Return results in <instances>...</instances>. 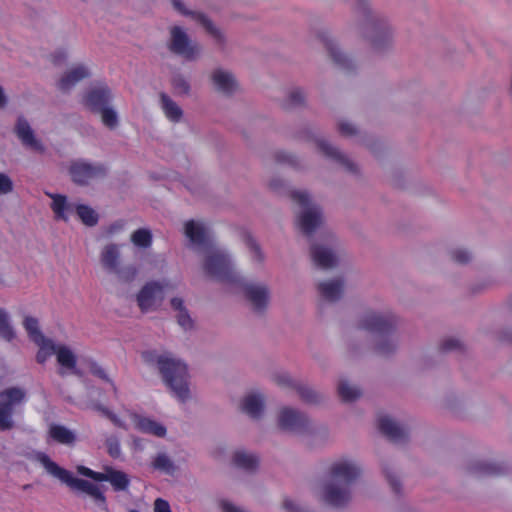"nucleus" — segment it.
Returning <instances> with one entry per match:
<instances>
[{"mask_svg": "<svg viewBox=\"0 0 512 512\" xmlns=\"http://www.w3.org/2000/svg\"><path fill=\"white\" fill-rule=\"evenodd\" d=\"M13 191V182L5 173H0V194H8Z\"/></svg>", "mask_w": 512, "mask_h": 512, "instance_id": "obj_59", "label": "nucleus"}, {"mask_svg": "<svg viewBox=\"0 0 512 512\" xmlns=\"http://www.w3.org/2000/svg\"><path fill=\"white\" fill-rule=\"evenodd\" d=\"M89 369H90V372L94 376H96V377H98V378H100V379H102V380H104L106 382H109L112 385V388H113L114 392L115 393L117 392V388H116L115 384L108 377L107 373L105 372V370L100 365H98L96 362L92 361L89 364Z\"/></svg>", "mask_w": 512, "mask_h": 512, "instance_id": "obj_56", "label": "nucleus"}, {"mask_svg": "<svg viewBox=\"0 0 512 512\" xmlns=\"http://www.w3.org/2000/svg\"><path fill=\"white\" fill-rule=\"evenodd\" d=\"M243 241L248 247L249 251L252 253L253 261L257 263H263L265 260V254L256 239L249 232H245L243 234Z\"/></svg>", "mask_w": 512, "mask_h": 512, "instance_id": "obj_43", "label": "nucleus"}, {"mask_svg": "<svg viewBox=\"0 0 512 512\" xmlns=\"http://www.w3.org/2000/svg\"><path fill=\"white\" fill-rule=\"evenodd\" d=\"M0 335L8 342H11L16 337V332L10 324L9 314L3 308H0Z\"/></svg>", "mask_w": 512, "mask_h": 512, "instance_id": "obj_44", "label": "nucleus"}, {"mask_svg": "<svg viewBox=\"0 0 512 512\" xmlns=\"http://www.w3.org/2000/svg\"><path fill=\"white\" fill-rule=\"evenodd\" d=\"M307 94L301 87L292 88L286 98L285 106L290 109L304 107L306 105Z\"/></svg>", "mask_w": 512, "mask_h": 512, "instance_id": "obj_39", "label": "nucleus"}, {"mask_svg": "<svg viewBox=\"0 0 512 512\" xmlns=\"http://www.w3.org/2000/svg\"><path fill=\"white\" fill-rule=\"evenodd\" d=\"M274 158L276 162L281 164H287L294 169H301L302 163L299 157L296 155L286 152V151H277L274 154Z\"/></svg>", "mask_w": 512, "mask_h": 512, "instance_id": "obj_49", "label": "nucleus"}, {"mask_svg": "<svg viewBox=\"0 0 512 512\" xmlns=\"http://www.w3.org/2000/svg\"><path fill=\"white\" fill-rule=\"evenodd\" d=\"M160 104L165 116L173 123H179L183 118L182 108L166 93H160Z\"/></svg>", "mask_w": 512, "mask_h": 512, "instance_id": "obj_29", "label": "nucleus"}, {"mask_svg": "<svg viewBox=\"0 0 512 512\" xmlns=\"http://www.w3.org/2000/svg\"><path fill=\"white\" fill-rule=\"evenodd\" d=\"M361 474L362 467L355 460L342 458L334 461L328 469L329 480L323 485V501L334 508L346 507L352 499L351 486Z\"/></svg>", "mask_w": 512, "mask_h": 512, "instance_id": "obj_1", "label": "nucleus"}, {"mask_svg": "<svg viewBox=\"0 0 512 512\" xmlns=\"http://www.w3.org/2000/svg\"><path fill=\"white\" fill-rule=\"evenodd\" d=\"M90 76V72L88 68L84 65H77L67 71L62 78L60 79L58 85L59 88L63 91L71 89L76 83L79 81L88 78Z\"/></svg>", "mask_w": 512, "mask_h": 512, "instance_id": "obj_27", "label": "nucleus"}, {"mask_svg": "<svg viewBox=\"0 0 512 512\" xmlns=\"http://www.w3.org/2000/svg\"><path fill=\"white\" fill-rule=\"evenodd\" d=\"M467 471L476 477L501 476L509 472V467L504 462L473 460L468 464Z\"/></svg>", "mask_w": 512, "mask_h": 512, "instance_id": "obj_20", "label": "nucleus"}, {"mask_svg": "<svg viewBox=\"0 0 512 512\" xmlns=\"http://www.w3.org/2000/svg\"><path fill=\"white\" fill-rule=\"evenodd\" d=\"M132 243L140 248H148L152 244V233L149 229L140 228L131 235Z\"/></svg>", "mask_w": 512, "mask_h": 512, "instance_id": "obj_47", "label": "nucleus"}, {"mask_svg": "<svg viewBox=\"0 0 512 512\" xmlns=\"http://www.w3.org/2000/svg\"><path fill=\"white\" fill-rule=\"evenodd\" d=\"M291 200L301 208L297 215V224L300 231L306 237H312L323 224L321 208L311 201L310 194L307 191H292Z\"/></svg>", "mask_w": 512, "mask_h": 512, "instance_id": "obj_5", "label": "nucleus"}, {"mask_svg": "<svg viewBox=\"0 0 512 512\" xmlns=\"http://www.w3.org/2000/svg\"><path fill=\"white\" fill-rule=\"evenodd\" d=\"M382 471L393 492L397 495H400L402 492V485L400 480L397 478L393 468L390 467L388 464H383Z\"/></svg>", "mask_w": 512, "mask_h": 512, "instance_id": "obj_50", "label": "nucleus"}, {"mask_svg": "<svg viewBox=\"0 0 512 512\" xmlns=\"http://www.w3.org/2000/svg\"><path fill=\"white\" fill-rule=\"evenodd\" d=\"M233 461L236 466L248 471H253L257 468L258 458L254 454L238 451L233 456Z\"/></svg>", "mask_w": 512, "mask_h": 512, "instance_id": "obj_40", "label": "nucleus"}, {"mask_svg": "<svg viewBox=\"0 0 512 512\" xmlns=\"http://www.w3.org/2000/svg\"><path fill=\"white\" fill-rule=\"evenodd\" d=\"M398 325L397 317L391 312L367 311L358 321V327L371 334L381 336L394 334Z\"/></svg>", "mask_w": 512, "mask_h": 512, "instance_id": "obj_10", "label": "nucleus"}, {"mask_svg": "<svg viewBox=\"0 0 512 512\" xmlns=\"http://www.w3.org/2000/svg\"><path fill=\"white\" fill-rule=\"evenodd\" d=\"M450 259L460 265H467L473 260V254L470 250L457 247L449 251Z\"/></svg>", "mask_w": 512, "mask_h": 512, "instance_id": "obj_48", "label": "nucleus"}, {"mask_svg": "<svg viewBox=\"0 0 512 512\" xmlns=\"http://www.w3.org/2000/svg\"><path fill=\"white\" fill-rule=\"evenodd\" d=\"M27 401V391L20 386H10L0 391V431L15 427L14 414Z\"/></svg>", "mask_w": 512, "mask_h": 512, "instance_id": "obj_7", "label": "nucleus"}, {"mask_svg": "<svg viewBox=\"0 0 512 512\" xmlns=\"http://www.w3.org/2000/svg\"><path fill=\"white\" fill-rule=\"evenodd\" d=\"M107 452L112 458H119L121 455V448L119 439L116 436H110L106 439Z\"/></svg>", "mask_w": 512, "mask_h": 512, "instance_id": "obj_57", "label": "nucleus"}, {"mask_svg": "<svg viewBox=\"0 0 512 512\" xmlns=\"http://www.w3.org/2000/svg\"><path fill=\"white\" fill-rule=\"evenodd\" d=\"M57 353V361L64 367L68 369H75L76 367V357L73 352L67 348L66 346H61L56 350ZM74 373L78 374L77 370H74Z\"/></svg>", "mask_w": 512, "mask_h": 512, "instance_id": "obj_45", "label": "nucleus"}, {"mask_svg": "<svg viewBox=\"0 0 512 512\" xmlns=\"http://www.w3.org/2000/svg\"><path fill=\"white\" fill-rule=\"evenodd\" d=\"M273 381L280 387L296 389L300 381L293 379L288 373L281 372L273 375Z\"/></svg>", "mask_w": 512, "mask_h": 512, "instance_id": "obj_53", "label": "nucleus"}, {"mask_svg": "<svg viewBox=\"0 0 512 512\" xmlns=\"http://www.w3.org/2000/svg\"><path fill=\"white\" fill-rule=\"evenodd\" d=\"M210 79L214 88L225 96H232L239 89L238 82L231 71L216 68L212 71Z\"/></svg>", "mask_w": 512, "mask_h": 512, "instance_id": "obj_21", "label": "nucleus"}, {"mask_svg": "<svg viewBox=\"0 0 512 512\" xmlns=\"http://www.w3.org/2000/svg\"><path fill=\"white\" fill-rule=\"evenodd\" d=\"M152 467L167 475H174L177 470V466L166 453H158L152 462Z\"/></svg>", "mask_w": 512, "mask_h": 512, "instance_id": "obj_37", "label": "nucleus"}, {"mask_svg": "<svg viewBox=\"0 0 512 512\" xmlns=\"http://www.w3.org/2000/svg\"><path fill=\"white\" fill-rule=\"evenodd\" d=\"M379 429L382 434L395 443H404L408 440V431L388 416L379 419Z\"/></svg>", "mask_w": 512, "mask_h": 512, "instance_id": "obj_23", "label": "nucleus"}, {"mask_svg": "<svg viewBox=\"0 0 512 512\" xmlns=\"http://www.w3.org/2000/svg\"><path fill=\"white\" fill-rule=\"evenodd\" d=\"M164 298L163 287L156 281L146 283L137 294V304L142 312L156 310Z\"/></svg>", "mask_w": 512, "mask_h": 512, "instance_id": "obj_16", "label": "nucleus"}, {"mask_svg": "<svg viewBox=\"0 0 512 512\" xmlns=\"http://www.w3.org/2000/svg\"><path fill=\"white\" fill-rule=\"evenodd\" d=\"M141 357L145 363L157 365L163 382L179 401L184 403L190 399V376L186 363L171 354L158 355L155 350L143 351Z\"/></svg>", "mask_w": 512, "mask_h": 512, "instance_id": "obj_2", "label": "nucleus"}, {"mask_svg": "<svg viewBox=\"0 0 512 512\" xmlns=\"http://www.w3.org/2000/svg\"><path fill=\"white\" fill-rule=\"evenodd\" d=\"M220 505H221L223 512H246L243 509H241L240 507H237L234 504H232L231 502L226 501V500L221 501Z\"/></svg>", "mask_w": 512, "mask_h": 512, "instance_id": "obj_64", "label": "nucleus"}, {"mask_svg": "<svg viewBox=\"0 0 512 512\" xmlns=\"http://www.w3.org/2000/svg\"><path fill=\"white\" fill-rule=\"evenodd\" d=\"M307 134V138H312L315 141L319 152H321L326 158L334 161L351 174L358 173L357 165L352 160H350L347 155L332 145L328 140L324 138L313 137L310 135V132H307Z\"/></svg>", "mask_w": 512, "mask_h": 512, "instance_id": "obj_15", "label": "nucleus"}, {"mask_svg": "<svg viewBox=\"0 0 512 512\" xmlns=\"http://www.w3.org/2000/svg\"><path fill=\"white\" fill-rule=\"evenodd\" d=\"M497 338L500 341H504L512 344V328L505 327L497 332Z\"/></svg>", "mask_w": 512, "mask_h": 512, "instance_id": "obj_63", "label": "nucleus"}, {"mask_svg": "<svg viewBox=\"0 0 512 512\" xmlns=\"http://www.w3.org/2000/svg\"><path fill=\"white\" fill-rule=\"evenodd\" d=\"M323 42L329 56L339 68L346 71H352L355 68L354 62L339 48L333 39L325 37Z\"/></svg>", "mask_w": 512, "mask_h": 512, "instance_id": "obj_24", "label": "nucleus"}, {"mask_svg": "<svg viewBox=\"0 0 512 512\" xmlns=\"http://www.w3.org/2000/svg\"><path fill=\"white\" fill-rule=\"evenodd\" d=\"M119 259V247L115 243L106 245L101 252V264L109 272H113L117 267H119Z\"/></svg>", "mask_w": 512, "mask_h": 512, "instance_id": "obj_32", "label": "nucleus"}, {"mask_svg": "<svg viewBox=\"0 0 512 512\" xmlns=\"http://www.w3.org/2000/svg\"><path fill=\"white\" fill-rule=\"evenodd\" d=\"M203 270L216 280L232 284L239 282L240 276L233 269L229 255L213 245L205 250Z\"/></svg>", "mask_w": 512, "mask_h": 512, "instance_id": "obj_6", "label": "nucleus"}, {"mask_svg": "<svg viewBox=\"0 0 512 512\" xmlns=\"http://www.w3.org/2000/svg\"><path fill=\"white\" fill-rule=\"evenodd\" d=\"M154 512H171L170 504L162 498H157L154 501Z\"/></svg>", "mask_w": 512, "mask_h": 512, "instance_id": "obj_62", "label": "nucleus"}, {"mask_svg": "<svg viewBox=\"0 0 512 512\" xmlns=\"http://www.w3.org/2000/svg\"><path fill=\"white\" fill-rule=\"evenodd\" d=\"M39 346V350L36 354V361L40 364L46 362V360L56 352V345L51 339H44L43 342H36Z\"/></svg>", "mask_w": 512, "mask_h": 512, "instance_id": "obj_46", "label": "nucleus"}, {"mask_svg": "<svg viewBox=\"0 0 512 512\" xmlns=\"http://www.w3.org/2000/svg\"><path fill=\"white\" fill-rule=\"evenodd\" d=\"M76 469L80 475L96 482H109L115 492L126 491L130 485L128 474L111 466H104V472H96L83 465H78Z\"/></svg>", "mask_w": 512, "mask_h": 512, "instance_id": "obj_12", "label": "nucleus"}, {"mask_svg": "<svg viewBox=\"0 0 512 512\" xmlns=\"http://www.w3.org/2000/svg\"><path fill=\"white\" fill-rule=\"evenodd\" d=\"M269 188L279 194V195H285V196H288L290 199H291V192L293 190H291L287 183L281 179V178H272L270 181H269Z\"/></svg>", "mask_w": 512, "mask_h": 512, "instance_id": "obj_54", "label": "nucleus"}, {"mask_svg": "<svg viewBox=\"0 0 512 512\" xmlns=\"http://www.w3.org/2000/svg\"><path fill=\"white\" fill-rule=\"evenodd\" d=\"M68 174L75 185L84 187L88 186L95 179L106 177L108 170L102 163H91L79 158L69 162Z\"/></svg>", "mask_w": 512, "mask_h": 512, "instance_id": "obj_9", "label": "nucleus"}, {"mask_svg": "<svg viewBox=\"0 0 512 512\" xmlns=\"http://www.w3.org/2000/svg\"><path fill=\"white\" fill-rule=\"evenodd\" d=\"M49 434L53 440L60 444L73 445L76 441V435L63 425H51Z\"/></svg>", "mask_w": 512, "mask_h": 512, "instance_id": "obj_35", "label": "nucleus"}, {"mask_svg": "<svg viewBox=\"0 0 512 512\" xmlns=\"http://www.w3.org/2000/svg\"><path fill=\"white\" fill-rule=\"evenodd\" d=\"M112 273H114L118 279L124 283L132 282L137 276V269L133 265H128L124 267H117Z\"/></svg>", "mask_w": 512, "mask_h": 512, "instance_id": "obj_52", "label": "nucleus"}, {"mask_svg": "<svg viewBox=\"0 0 512 512\" xmlns=\"http://www.w3.org/2000/svg\"><path fill=\"white\" fill-rule=\"evenodd\" d=\"M171 307L177 312L176 320L177 323L185 330H192L194 328V321L191 318L187 308L184 305L182 298L174 297L171 299Z\"/></svg>", "mask_w": 512, "mask_h": 512, "instance_id": "obj_30", "label": "nucleus"}, {"mask_svg": "<svg viewBox=\"0 0 512 512\" xmlns=\"http://www.w3.org/2000/svg\"><path fill=\"white\" fill-rule=\"evenodd\" d=\"M398 348V340L393 334H384L374 339L373 351L383 357L393 355Z\"/></svg>", "mask_w": 512, "mask_h": 512, "instance_id": "obj_28", "label": "nucleus"}, {"mask_svg": "<svg viewBox=\"0 0 512 512\" xmlns=\"http://www.w3.org/2000/svg\"><path fill=\"white\" fill-rule=\"evenodd\" d=\"M136 427L143 433L151 434L157 437L166 435V428L162 424L142 416H135Z\"/></svg>", "mask_w": 512, "mask_h": 512, "instance_id": "obj_33", "label": "nucleus"}, {"mask_svg": "<svg viewBox=\"0 0 512 512\" xmlns=\"http://www.w3.org/2000/svg\"><path fill=\"white\" fill-rule=\"evenodd\" d=\"M310 421L307 415L297 409L284 407L278 414V426L281 430L302 434L309 430Z\"/></svg>", "mask_w": 512, "mask_h": 512, "instance_id": "obj_14", "label": "nucleus"}, {"mask_svg": "<svg viewBox=\"0 0 512 512\" xmlns=\"http://www.w3.org/2000/svg\"><path fill=\"white\" fill-rule=\"evenodd\" d=\"M36 460L43 465L47 473L59 479L62 483H65L72 490L87 494L92 498L94 504L100 510L104 512H110L107 504V498L104 494V491L102 490V486H99L85 479L74 477L70 471L60 467L56 462L52 461L47 454L43 452L37 453Z\"/></svg>", "mask_w": 512, "mask_h": 512, "instance_id": "obj_4", "label": "nucleus"}, {"mask_svg": "<svg viewBox=\"0 0 512 512\" xmlns=\"http://www.w3.org/2000/svg\"><path fill=\"white\" fill-rule=\"evenodd\" d=\"M185 236L189 239L192 246L200 248L203 247L205 250L212 246L209 239L205 226L195 220H189L184 226Z\"/></svg>", "mask_w": 512, "mask_h": 512, "instance_id": "obj_22", "label": "nucleus"}, {"mask_svg": "<svg viewBox=\"0 0 512 512\" xmlns=\"http://www.w3.org/2000/svg\"><path fill=\"white\" fill-rule=\"evenodd\" d=\"M168 50L186 61L197 60L202 52V47L196 41H193L184 28L172 26L169 29V40L167 42Z\"/></svg>", "mask_w": 512, "mask_h": 512, "instance_id": "obj_8", "label": "nucleus"}, {"mask_svg": "<svg viewBox=\"0 0 512 512\" xmlns=\"http://www.w3.org/2000/svg\"><path fill=\"white\" fill-rule=\"evenodd\" d=\"M283 508L287 512H312L307 507H304L294 500L288 498L283 501Z\"/></svg>", "mask_w": 512, "mask_h": 512, "instance_id": "obj_58", "label": "nucleus"}, {"mask_svg": "<svg viewBox=\"0 0 512 512\" xmlns=\"http://www.w3.org/2000/svg\"><path fill=\"white\" fill-rule=\"evenodd\" d=\"M23 325L28 333V336L34 343L43 342L44 339H47L39 329V322L37 318L27 316L24 319Z\"/></svg>", "mask_w": 512, "mask_h": 512, "instance_id": "obj_42", "label": "nucleus"}, {"mask_svg": "<svg viewBox=\"0 0 512 512\" xmlns=\"http://www.w3.org/2000/svg\"><path fill=\"white\" fill-rule=\"evenodd\" d=\"M241 407L251 418L258 419L264 410V399L260 394L248 395L243 399Z\"/></svg>", "mask_w": 512, "mask_h": 512, "instance_id": "obj_31", "label": "nucleus"}, {"mask_svg": "<svg viewBox=\"0 0 512 512\" xmlns=\"http://www.w3.org/2000/svg\"><path fill=\"white\" fill-rule=\"evenodd\" d=\"M355 14L363 36L376 51H384L392 45L391 26L386 18L371 9L367 0H357Z\"/></svg>", "mask_w": 512, "mask_h": 512, "instance_id": "obj_3", "label": "nucleus"}, {"mask_svg": "<svg viewBox=\"0 0 512 512\" xmlns=\"http://www.w3.org/2000/svg\"><path fill=\"white\" fill-rule=\"evenodd\" d=\"M295 390L298 393L300 399L306 404L317 405L325 399L323 394L302 382H299Z\"/></svg>", "mask_w": 512, "mask_h": 512, "instance_id": "obj_34", "label": "nucleus"}, {"mask_svg": "<svg viewBox=\"0 0 512 512\" xmlns=\"http://www.w3.org/2000/svg\"><path fill=\"white\" fill-rule=\"evenodd\" d=\"M318 291L322 298L329 302L341 299L344 291V281L341 278L333 279L318 284Z\"/></svg>", "mask_w": 512, "mask_h": 512, "instance_id": "obj_26", "label": "nucleus"}, {"mask_svg": "<svg viewBox=\"0 0 512 512\" xmlns=\"http://www.w3.org/2000/svg\"><path fill=\"white\" fill-rule=\"evenodd\" d=\"M171 86L178 96H189L191 85L185 76L179 72L173 73L171 76Z\"/></svg>", "mask_w": 512, "mask_h": 512, "instance_id": "obj_41", "label": "nucleus"}, {"mask_svg": "<svg viewBox=\"0 0 512 512\" xmlns=\"http://www.w3.org/2000/svg\"><path fill=\"white\" fill-rule=\"evenodd\" d=\"M333 237L330 236L329 243H313L310 247V256L313 263L321 269H331L337 266L338 258L331 245Z\"/></svg>", "mask_w": 512, "mask_h": 512, "instance_id": "obj_18", "label": "nucleus"}, {"mask_svg": "<svg viewBox=\"0 0 512 512\" xmlns=\"http://www.w3.org/2000/svg\"><path fill=\"white\" fill-rule=\"evenodd\" d=\"M338 130L343 136H353L357 133V129L348 122L339 123Z\"/></svg>", "mask_w": 512, "mask_h": 512, "instance_id": "obj_60", "label": "nucleus"}, {"mask_svg": "<svg viewBox=\"0 0 512 512\" xmlns=\"http://www.w3.org/2000/svg\"><path fill=\"white\" fill-rule=\"evenodd\" d=\"M111 99V89L104 84L91 88L86 93L83 103L92 113H98L108 106Z\"/></svg>", "mask_w": 512, "mask_h": 512, "instance_id": "obj_19", "label": "nucleus"}, {"mask_svg": "<svg viewBox=\"0 0 512 512\" xmlns=\"http://www.w3.org/2000/svg\"><path fill=\"white\" fill-rule=\"evenodd\" d=\"M45 194L52 199L50 208L54 213L55 219L67 221V213H71L74 211L75 203L68 202L67 197L62 194L51 193L47 191L45 192Z\"/></svg>", "mask_w": 512, "mask_h": 512, "instance_id": "obj_25", "label": "nucleus"}, {"mask_svg": "<svg viewBox=\"0 0 512 512\" xmlns=\"http://www.w3.org/2000/svg\"><path fill=\"white\" fill-rule=\"evenodd\" d=\"M492 286V283L487 280L480 281L478 283H475L471 286L470 290L473 294H479L487 289H489Z\"/></svg>", "mask_w": 512, "mask_h": 512, "instance_id": "obj_61", "label": "nucleus"}, {"mask_svg": "<svg viewBox=\"0 0 512 512\" xmlns=\"http://www.w3.org/2000/svg\"><path fill=\"white\" fill-rule=\"evenodd\" d=\"M440 349L443 352H452V351L462 352L464 350V345L459 339L447 338L441 342Z\"/></svg>", "mask_w": 512, "mask_h": 512, "instance_id": "obj_55", "label": "nucleus"}, {"mask_svg": "<svg viewBox=\"0 0 512 512\" xmlns=\"http://www.w3.org/2000/svg\"><path fill=\"white\" fill-rule=\"evenodd\" d=\"M338 395L344 402H353L361 396V391L347 380H340L337 387Z\"/></svg>", "mask_w": 512, "mask_h": 512, "instance_id": "obj_38", "label": "nucleus"}, {"mask_svg": "<svg viewBox=\"0 0 512 512\" xmlns=\"http://www.w3.org/2000/svg\"><path fill=\"white\" fill-rule=\"evenodd\" d=\"M172 6L183 16L191 17L193 20L198 22L205 31L213 38L214 42L223 48L226 43V37L224 33L212 22V20L204 13L193 11L186 8L185 4L181 0H171Z\"/></svg>", "mask_w": 512, "mask_h": 512, "instance_id": "obj_13", "label": "nucleus"}, {"mask_svg": "<svg viewBox=\"0 0 512 512\" xmlns=\"http://www.w3.org/2000/svg\"><path fill=\"white\" fill-rule=\"evenodd\" d=\"M83 224L89 227L97 225L99 216L96 211L85 204H75L74 211Z\"/></svg>", "mask_w": 512, "mask_h": 512, "instance_id": "obj_36", "label": "nucleus"}, {"mask_svg": "<svg viewBox=\"0 0 512 512\" xmlns=\"http://www.w3.org/2000/svg\"><path fill=\"white\" fill-rule=\"evenodd\" d=\"M101 114L102 123L109 129H115L119 124V119L116 111L110 107H105L98 112Z\"/></svg>", "mask_w": 512, "mask_h": 512, "instance_id": "obj_51", "label": "nucleus"}, {"mask_svg": "<svg viewBox=\"0 0 512 512\" xmlns=\"http://www.w3.org/2000/svg\"><path fill=\"white\" fill-rule=\"evenodd\" d=\"M13 131L24 147L40 154L45 152V146L36 138L32 127L24 116H18Z\"/></svg>", "mask_w": 512, "mask_h": 512, "instance_id": "obj_17", "label": "nucleus"}, {"mask_svg": "<svg viewBox=\"0 0 512 512\" xmlns=\"http://www.w3.org/2000/svg\"><path fill=\"white\" fill-rule=\"evenodd\" d=\"M245 301L250 305L252 311L263 315L269 306L271 291L266 283L244 281L239 277V282Z\"/></svg>", "mask_w": 512, "mask_h": 512, "instance_id": "obj_11", "label": "nucleus"}]
</instances>
